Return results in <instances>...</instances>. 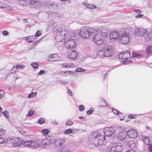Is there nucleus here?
<instances>
[{
    "label": "nucleus",
    "mask_w": 152,
    "mask_h": 152,
    "mask_svg": "<svg viewBox=\"0 0 152 152\" xmlns=\"http://www.w3.org/2000/svg\"><path fill=\"white\" fill-rule=\"evenodd\" d=\"M107 30L105 28H99L97 31L84 27L80 29L79 34L83 39L89 38L96 45H99L104 42L105 38L107 37Z\"/></svg>",
    "instance_id": "nucleus-1"
},
{
    "label": "nucleus",
    "mask_w": 152,
    "mask_h": 152,
    "mask_svg": "<svg viewBox=\"0 0 152 152\" xmlns=\"http://www.w3.org/2000/svg\"><path fill=\"white\" fill-rule=\"evenodd\" d=\"M115 130L112 127L105 128L103 132H94L91 134L89 137L90 142L96 146H100L104 148L106 145L104 144L103 142L105 140V136H110L114 132Z\"/></svg>",
    "instance_id": "nucleus-2"
},
{
    "label": "nucleus",
    "mask_w": 152,
    "mask_h": 152,
    "mask_svg": "<svg viewBox=\"0 0 152 152\" xmlns=\"http://www.w3.org/2000/svg\"><path fill=\"white\" fill-rule=\"evenodd\" d=\"M114 49L111 46H109L102 48L98 53V55L101 58L109 57L113 54Z\"/></svg>",
    "instance_id": "nucleus-3"
},
{
    "label": "nucleus",
    "mask_w": 152,
    "mask_h": 152,
    "mask_svg": "<svg viewBox=\"0 0 152 152\" xmlns=\"http://www.w3.org/2000/svg\"><path fill=\"white\" fill-rule=\"evenodd\" d=\"M100 148V150L101 151H103L106 150L107 152H120L123 149V147L121 144L119 142L113 143L111 145L110 147L106 149V148H104L102 147Z\"/></svg>",
    "instance_id": "nucleus-4"
},
{
    "label": "nucleus",
    "mask_w": 152,
    "mask_h": 152,
    "mask_svg": "<svg viewBox=\"0 0 152 152\" xmlns=\"http://www.w3.org/2000/svg\"><path fill=\"white\" fill-rule=\"evenodd\" d=\"M120 35L119 40L122 44H126L129 42L130 36L127 30L125 28H122L120 31Z\"/></svg>",
    "instance_id": "nucleus-5"
},
{
    "label": "nucleus",
    "mask_w": 152,
    "mask_h": 152,
    "mask_svg": "<svg viewBox=\"0 0 152 152\" xmlns=\"http://www.w3.org/2000/svg\"><path fill=\"white\" fill-rule=\"evenodd\" d=\"M55 32L57 33L55 39L57 42H62L65 40L66 38V32L65 31L59 29Z\"/></svg>",
    "instance_id": "nucleus-6"
},
{
    "label": "nucleus",
    "mask_w": 152,
    "mask_h": 152,
    "mask_svg": "<svg viewBox=\"0 0 152 152\" xmlns=\"http://www.w3.org/2000/svg\"><path fill=\"white\" fill-rule=\"evenodd\" d=\"M64 43L66 48L68 49H72L76 46V43L75 40L70 38L66 39L65 40Z\"/></svg>",
    "instance_id": "nucleus-7"
},
{
    "label": "nucleus",
    "mask_w": 152,
    "mask_h": 152,
    "mask_svg": "<svg viewBox=\"0 0 152 152\" xmlns=\"http://www.w3.org/2000/svg\"><path fill=\"white\" fill-rule=\"evenodd\" d=\"M7 142H11L13 146H19L23 145V140L19 138L16 139L10 138Z\"/></svg>",
    "instance_id": "nucleus-8"
},
{
    "label": "nucleus",
    "mask_w": 152,
    "mask_h": 152,
    "mask_svg": "<svg viewBox=\"0 0 152 152\" xmlns=\"http://www.w3.org/2000/svg\"><path fill=\"white\" fill-rule=\"evenodd\" d=\"M28 4L32 8H39L41 6L40 1L37 0H28Z\"/></svg>",
    "instance_id": "nucleus-9"
},
{
    "label": "nucleus",
    "mask_w": 152,
    "mask_h": 152,
    "mask_svg": "<svg viewBox=\"0 0 152 152\" xmlns=\"http://www.w3.org/2000/svg\"><path fill=\"white\" fill-rule=\"evenodd\" d=\"M78 56V53L75 50L69 51L67 55V56L69 59L73 60H76Z\"/></svg>",
    "instance_id": "nucleus-10"
},
{
    "label": "nucleus",
    "mask_w": 152,
    "mask_h": 152,
    "mask_svg": "<svg viewBox=\"0 0 152 152\" xmlns=\"http://www.w3.org/2000/svg\"><path fill=\"white\" fill-rule=\"evenodd\" d=\"M61 60V57L56 54H53L50 56L47 59L48 61L51 62L60 61Z\"/></svg>",
    "instance_id": "nucleus-11"
},
{
    "label": "nucleus",
    "mask_w": 152,
    "mask_h": 152,
    "mask_svg": "<svg viewBox=\"0 0 152 152\" xmlns=\"http://www.w3.org/2000/svg\"><path fill=\"white\" fill-rule=\"evenodd\" d=\"M134 33L136 36H142L146 34V30L143 28H137L135 29Z\"/></svg>",
    "instance_id": "nucleus-12"
},
{
    "label": "nucleus",
    "mask_w": 152,
    "mask_h": 152,
    "mask_svg": "<svg viewBox=\"0 0 152 152\" xmlns=\"http://www.w3.org/2000/svg\"><path fill=\"white\" fill-rule=\"evenodd\" d=\"M120 35V33L117 31H114L111 32L109 34V37L110 40L115 41L116 40Z\"/></svg>",
    "instance_id": "nucleus-13"
},
{
    "label": "nucleus",
    "mask_w": 152,
    "mask_h": 152,
    "mask_svg": "<svg viewBox=\"0 0 152 152\" xmlns=\"http://www.w3.org/2000/svg\"><path fill=\"white\" fill-rule=\"evenodd\" d=\"M131 56L130 53L128 51H124L119 54L118 57L121 59L126 60Z\"/></svg>",
    "instance_id": "nucleus-14"
},
{
    "label": "nucleus",
    "mask_w": 152,
    "mask_h": 152,
    "mask_svg": "<svg viewBox=\"0 0 152 152\" xmlns=\"http://www.w3.org/2000/svg\"><path fill=\"white\" fill-rule=\"evenodd\" d=\"M127 135L130 138H136L138 135V134L136 130L131 129L127 132Z\"/></svg>",
    "instance_id": "nucleus-15"
},
{
    "label": "nucleus",
    "mask_w": 152,
    "mask_h": 152,
    "mask_svg": "<svg viewBox=\"0 0 152 152\" xmlns=\"http://www.w3.org/2000/svg\"><path fill=\"white\" fill-rule=\"evenodd\" d=\"M127 135V132L124 129H122L118 133V139L120 140H123Z\"/></svg>",
    "instance_id": "nucleus-16"
},
{
    "label": "nucleus",
    "mask_w": 152,
    "mask_h": 152,
    "mask_svg": "<svg viewBox=\"0 0 152 152\" xmlns=\"http://www.w3.org/2000/svg\"><path fill=\"white\" fill-rule=\"evenodd\" d=\"M51 143V140L48 139H44L41 141L42 146L45 148H46L49 147Z\"/></svg>",
    "instance_id": "nucleus-17"
},
{
    "label": "nucleus",
    "mask_w": 152,
    "mask_h": 152,
    "mask_svg": "<svg viewBox=\"0 0 152 152\" xmlns=\"http://www.w3.org/2000/svg\"><path fill=\"white\" fill-rule=\"evenodd\" d=\"M65 140L62 138H58L55 140V145L57 147L61 146L64 144L65 142Z\"/></svg>",
    "instance_id": "nucleus-18"
},
{
    "label": "nucleus",
    "mask_w": 152,
    "mask_h": 152,
    "mask_svg": "<svg viewBox=\"0 0 152 152\" xmlns=\"http://www.w3.org/2000/svg\"><path fill=\"white\" fill-rule=\"evenodd\" d=\"M25 67V66L20 65H17L16 66V67L14 66L10 71L11 72L12 74H14L17 71L18 69H22Z\"/></svg>",
    "instance_id": "nucleus-19"
},
{
    "label": "nucleus",
    "mask_w": 152,
    "mask_h": 152,
    "mask_svg": "<svg viewBox=\"0 0 152 152\" xmlns=\"http://www.w3.org/2000/svg\"><path fill=\"white\" fill-rule=\"evenodd\" d=\"M57 25L56 23H55L54 21L51 20L48 23V28L53 29L57 26Z\"/></svg>",
    "instance_id": "nucleus-20"
},
{
    "label": "nucleus",
    "mask_w": 152,
    "mask_h": 152,
    "mask_svg": "<svg viewBox=\"0 0 152 152\" xmlns=\"http://www.w3.org/2000/svg\"><path fill=\"white\" fill-rule=\"evenodd\" d=\"M40 145V144L37 141L31 140V147L35 148L39 147Z\"/></svg>",
    "instance_id": "nucleus-21"
},
{
    "label": "nucleus",
    "mask_w": 152,
    "mask_h": 152,
    "mask_svg": "<svg viewBox=\"0 0 152 152\" xmlns=\"http://www.w3.org/2000/svg\"><path fill=\"white\" fill-rule=\"evenodd\" d=\"M5 132V130L1 129H0V144H3L5 142L4 139L1 136V134H4Z\"/></svg>",
    "instance_id": "nucleus-22"
},
{
    "label": "nucleus",
    "mask_w": 152,
    "mask_h": 152,
    "mask_svg": "<svg viewBox=\"0 0 152 152\" xmlns=\"http://www.w3.org/2000/svg\"><path fill=\"white\" fill-rule=\"evenodd\" d=\"M82 4L86 6V8L90 9H94L96 8V6L94 5L89 4L87 3L83 2L82 3Z\"/></svg>",
    "instance_id": "nucleus-23"
},
{
    "label": "nucleus",
    "mask_w": 152,
    "mask_h": 152,
    "mask_svg": "<svg viewBox=\"0 0 152 152\" xmlns=\"http://www.w3.org/2000/svg\"><path fill=\"white\" fill-rule=\"evenodd\" d=\"M35 37L34 35L29 36L27 37H26L24 38V39L26 40H28V42L30 43L33 42L35 39Z\"/></svg>",
    "instance_id": "nucleus-24"
},
{
    "label": "nucleus",
    "mask_w": 152,
    "mask_h": 152,
    "mask_svg": "<svg viewBox=\"0 0 152 152\" xmlns=\"http://www.w3.org/2000/svg\"><path fill=\"white\" fill-rule=\"evenodd\" d=\"M17 3L23 6H26L27 4H28V0H18Z\"/></svg>",
    "instance_id": "nucleus-25"
},
{
    "label": "nucleus",
    "mask_w": 152,
    "mask_h": 152,
    "mask_svg": "<svg viewBox=\"0 0 152 152\" xmlns=\"http://www.w3.org/2000/svg\"><path fill=\"white\" fill-rule=\"evenodd\" d=\"M142 139L143 141L146 145H148L150 143V139L148 137L142 136Z\"/></svg>",
    "instance_id": "nucleus-26"
},
{
    "label": "nucleus",
    "mask_w": 152,
    "mask_h": 152,
    "mask_svg": "<svg viewBox=\"0 0 152 152\" xmlns=\"http://www.w3.org/2000/svg\"><path fill=\"white\" fill-rule=\"evenodd\" d=\"M145 38L147 41H152V29L145 37Z\"/></svg>",
    "instance_id": "nucleus-27"
},
{
    "label": "nucleus",
    "mask_w": 152,
    "mask_h": 152,
    "mask_svg": "<svg viewBox=\"0 0 152 152\" xmlns=\"http://www.w3.org/2000/svg\"><path fill=\"white\" fill-rule=\"evenodd\" d=\"M146 51L147 54L148 55L152 54V46H148L146 48Z\"/></svg>",
    "instance_id": "nucleus-28"
},
{
    "label": "nucleus",
    "mask_w": 152,
    "mask_h": 152,
    "mask_svg": "<svg viewBox=\"0 0 152 152\" xmlns=\"http://www.w3.org/2000/svg\"><path fill=\"white\" fill-rule=\"evenodd\" d=\"M31 140L26 141L23 142V145L25 147H31Z\"/></svg>",
    "instance_id": "nucleus-29"
},
{
    "label": "nucleus",
    "mask_w": 152,
    "mask_h": 152,
    "mask_svg": "<svg viewBox=\"0 0 152 152\" xmlns=\"http://www.w3.org/2000/svg\"><path fill=\"white\" fill-rule=\"evenodd\" d=\"M31 66L34 69H37L39 66V64L37 62H33L31 64Z\"/></svg>",
    "instance_id": "nucleus-30"
},
{
    "label": "nucleus",
    "mask_w": 152,
    "mask_h": 152,
    "mask_svg": "<svg viewBox=\"0 0 152 152\" xmlns=\"http://www.w3.org/2000/svg\"><path fill=\"white\" fill-rule=\"evenodd\" d=\"M72 64L67 63H63L62 64V67L63 68H70L72 66Z\"/></svg>",
    "instance_id": "nucleus-31"
},
{
    "label": "nucleus",
    "mask_w": 152,
    "mask_h": 152,
    "mask_svg": "<svg viewBox=\"0 0 152 152\" xmlns=\"http://www.w3.org/2000/svg\"><path fill=\"white\" fill-rule=\"evenodd\" d=\"M86 70L81 68H77L75 70V72H82L86 71Z\"/></svg>",
    "instance_id": "nucleus-32"
},
{
    "label": "nucleus",
    "mask_w": 152,
    "mask_h": 152,
    "mask_svg": "<svg viewBox=\"0 0 152 152\" xmlns=\"http://www.w3.org/2000/svg\"><path fill=\"white\" fill-rule=\"evenodd\" d=\"M72 133V130L71 128H69L66 130L64 132V134H69Z\"/></svg>",
    "instance_id": "nucleus-33"
},
{
    "label": "nucleus",
    "mask_w": 152,
    "mask_h": 152,
    "mask_svg": "<svg viewBox=\"0 0 152 152\" xmlns=\"http://www.w3.org/2000/svg\"><path fill=\"white\" fill-rule=\"evenodd\" d=\"M37 94L36 92H32L28 95V97L29 98H33Z\"/></svg>",
    "instance_id": "nucleus-34"
},
{
    "label": "nucleus",
    "mask_w": 152,
    "mask_h": 152,
    "mask_svg": "<svg viewBox=\"0 0 152 152\" xmlns=\"http://www.w3.org/2000/svg\"><path fill=\"white\" fill-rule=\"evenodd\" d=\"M73 124V122L70 119H68L66 121V126H71Z\"/></svg>",
    "instance_id": "nucleus-35"
},
{
    "label": "nucleus",
    "mask_w": 152,
    "mask_h": 152,
    "mask_svg": "<svg viewBox=\"0 0 152 152\" xmlns=\"http://www.w3.org/2000/svg\"><path fill=\"white\" fill-rule=\"evenodd\" d=\"M129 144H130V145L131 148L132 149H133L135 146V144L133 140L130 141Z\"/></svg>",
    "instance_id": "nucleus-36"
},
{
    "label": "nucleus",
    "mask_w": 152,
    "mask_h": 152,
    "mask_svg": "<svg viewBox=\"0 0 152 152\" xmlns=\"http://www.w3.org/2000/svg\"><path fill=\"white\" fill-rule=\"evenodd\" d=\"M49 130L47 129H44L41 131V133L45 135L48 134L49 132Z\"/></svg>",
    "instance_id": "nucleus-37"
},
{
    "label": "nucleus",
    "mask_w": 152,
    "mask_h": 152,
    "mask_svg": "<svg viewBox=\"0 0 152 152\" xmlns=\"http://www.w3.org/2000/svg\"><path fill=\"white\" fill-rule=\"evenodd\" d=\"M5 95L4 91L2 90H0V98H3Z\"/></svg>",
    "instance_id": "nucleus-38"
},
{
    "label": "nucleus",
    "mask_w": 152,
    "mask_h": 152,
    "mask_svg": "<svg viewBox=\"0 0 152 152\" xmlns=\"http://www.w3.org/2000/svg\"><path fill=\"white\" fill-rule=\"evenodd\" d=\"M113 113L116 115H118V114H122V113L120 112L118 110H116L114 108H113L112 110Z\"/></svg>",
    "instance_id": "nucleus-39"
},
{
    "label": "nucleus",
    "mask_w": 152,
    "mask_h": 152,
    "mask_svg": "<svg viewBox=\"0 0 152 152\" xmlns=\"http://www.w3.org/2000/svg\"><path fill=\"white\" fill-rule=\"evenodd\" d=\"M45 121L44 118H40L38 121V123L40 124H43Z\"/></svg>",
    "instance_id": "nucleus-40"
},
{
    "label": "nucleus",
    "mask_w": 152,
    "mask_h": 152,
    "mask_svg": "<svg viewBox=\"0 0 152 152\" xmlns=\"http://www.w3.org/2000/svg\"><path fill=\"white\" fill-rule=\"evenodd\" d=\"M94 110L93 109V108H91L90 110H88L87 111L86 113L88 115L91 114H92V113H93Z\"/></svg>",
    "instance_id": "nucleus-41"
},
{
    "label": "nucleus",
    "mask_w": 152,
    "mask_h": 152,
    "mask_svg": "<svg viewBox=\"0 0 152 152\" xmlns=\"http://www.w3.org/2000/svg\"><path fill=\"white\" fill-rule=\"evenodd\" d=\"M3 114L7 118H9V113L7 110L4 111L3 113Z\"/></svg>",
    "instance_id": "nucleus-42"
},
{
    "label": "nucleus",
    "mask_w": 152,
    "mask_h": 152,
    "mask_svg": "<svg viewBox=\"0 0 152 152\" xmlns=\"http://www.w3.org/2000/svg\"><path fill=\"white\" fill-rule=\"evenodd\" d=\"M33 110H31L28 111L27 116L29 117H30L33 114Z\"/></svg>",
    "instance_id": "nucleus-43"
},
{
    "label": "nucleus",
    "mask_w": 152,
    "mask_h": 152,
    "mask_svg": "<svg viewBox=\"0 0 152 152\" xmlns=\"http://www.w3.org/2000/svg\"><path fill=\"white\" fill-rule=\"evenodd\" d=\"M42 33L41 32V31L38 30L37 32L35 34V36L36 37H38L42 35Z\"/></svg>",
    "instance_id": "nucleus-44"
},
{
    "label": "nucleus",
    "mask_w": 152,
    "mask_h": 152,
    "mask_svg": "<svg viewBox=\"0 0 152 152\" xmlns=\"http://www.w3.org/2000/svg\"><path fill=\"white\" fill-rule=\"evenodd\" d=\"M78 108L80 111H82L84 110L85 107L83 105H80L78 106Z\"/></svg>",
    "instance_id": "nucleus-45"
},
{
    "label": "nucleus",
    "mask_w": 152,
    "mask_h": 152,
    "mask_svg": "<svg viewBox=\"0 0 152 152\" xmlns=\"http://www.w3.org/2000/svg\"><path fill=\"white\" fill-rule=\"evenodd\" d=\"M140 55L136 53L133 52L132 53V56L134 58H137L139 57Z\"/></svg>",
    "instance_id": "nucleus-46"
},
{
    "label": "nucleus",
    "mask_w": 152,
    "mask_h": 152,
    "mask_svg": "<svg viewBox=\"0 0 152 152\" xmlns=\"http://www.w3.org/2000/svg\"><path fill=\"white\" fill-rule=\"evenodd\" d=\"M70 72H71L69 71H67V72H63V73H62V75L63 76V77H65L66 76V75H67V74H70Z\"/></svg>",
    "instance_id": "nucleus-47"
},
{
    "label": "nucleus",
    "mask_w": 152,
    "mask_h": 152,
    "mask_svg": "<svg viewBox=\"0 0 152 152\" xmlns=\"http://www.w3.org/2000/svg\"><path fill=\"white\" fill-rule=\"evenodd\" d=\"M67 92L68 94L69 95L71 96H72L73 95V94H72V91H71V90H70V89H68Z\"/></svg>",
    "instance_id": "nucleus-48"
},
{
    "label": "nucleus",
    "mask_w": 152,
    "mask_h": 152,
    "mask_svg": "<svg viewBox=\"0 0 152 152\" xmlns=\"http://www.w3.org/2000/svg\"><path fill=\"white\" fill-rule=\"evenodd\" d=\"M3 8L4 9L9 10H11V8L9 6L7 5L6 6L3 7Z\"/></svg>",
    "instance_id": "nucleus-49"
},
{
    "label": "nucleus",
    "mask_w": 152,
    "mask_h": 152,
    "mask_svg": "<svg viewBox=\"0 0 152 152\" xmlns=\"http://www.w3.org/2000/svg\"><path fill=\"white\" fill-rule=\"evenodd\" d=\"M6 1H9V2L13 3L14 2L17 3V1L18 0H4Z\"/></svg>",
    "instance_id": "nucleus-50"
},
{
    "label": "nucleus",
    "mask_w": 152,
    "mask_h": 152,
    "mask_svg": "<svg viewBox=\"0 0 152 152\" xmlns=\"http://www.w3.org/2000/svg\"><path fill=\"white\" fill-rule=\"evenodd\" d=\"M2 34L4 36H7L8 35V32L6 31H2Z\"/></svg>",
    "instance_id": "nucleus-51"
},
{
    "label": "nucleus",
    "mask_w": 152,
    "mask_h": 152,
    "mask_svg": "<svg viewBox=\"0 0 152 152\" xmlns=\"http://www.w3.org/2000/svg\"><path fill=\"white\" fill-rule=\"evenodd\" d=\"M45 72V71L44 70H41L37 74L38 75H42V74H43Z\"/></svg>",
    "instance_id": "nucleus-52"
},
{
    "label": "nucleus",
    "mask_w": 152,
    "mask_h": 152,
    "mask_svg": "<svg viewBox=\"0 0 152 152\" xmlns=\"http://www.w3.org/2000/svg\"><path fill=\"white\" fill-rule=\"evenodd\" d=\"M148 149L150 152H152V144L149 146Z\"/></svg>",
    "instance_id": "nucleus-53"
},
{
    "label": "nucleus",
    "mask_w": 152,
    "mask_h": 152,
    "mask_svg": "<svg viewBox=\"0 0 152 152\" xmlns=\"http://www.w3.org/2000/svg\"><path fill=\"white\" fill-rule=\"evenodd\" d=\"M60 82L63 84L65 85L67 84V82L64 80L60 81Z\"/></svg>",
    "instance_id": "nucleus-54"
},
{
    "label": "nucleus",
    "mask_w": 152,
    "mask_h": 152,
    "mask_svg": "<svg viewBox=\"0 0 152 152\" xmlns=\"http://www.w3.org/2000/svg\"><path fill=\"white\" fill-rule=\"evenodd\" d=\"M52 123L55 125H57L58 124V122H56L55 120H53L52 121Z\"/></svg>",
    "instance_id": "nucleus-55"
},
{
    "label": "nucleus",
    "mask_w": 152,
    "mask_h": 152,
    "mask_svg": "<svg viewBox=\"0 0 152 152\" xmlns=\"http://www.w3.org/2000/svg\"><path fill=\"white\" fill-rule=\"evenodd\" d=\"M143 15L142 14H138L135 17L136 18H141L142 16Z\"/></svg>",
    "instance_id": "nucleus-56"
},
{
    "label": "nucleus",
    "mask_w": 152,
    "mask_h": 152,
    "mask_svg": "<svg viewBox=\"0 0 152 152\" xmlns=\"http://www.w3.org/2000/svg\"><path fill=\"white\" fill-rule=\"evenodd\" d=\"M134 11L137 13H139L141 12V11L139 10H134Z\"/></svg>",
    "instance_id": "nucleus-57"
},
{
    "label": "nucleus",
    "mask_w": 152,
    "mask_h": 152,
    "mask_svg": "<svg viewBox=\"0 0 152 152\" xmlns=\"http://www.w3.org/2000/svg\"><path fill=\"white\" fill-rule=\"evenodd\" d=\"M129 117L130 118H134V116H133V115H129Z\"/></svg>",
    "instance_id": "nucleus-58"
},
{
    "label": "nucleus",
    "mask_w": 152,
    "mask_h": 152,
    "mask_svg": "<svg viewBox=\"0 0 152 152\" xmlns=\"http://www.w3.org/2000/svg\"><path fill=\"white\" fill-rule=\"evenodd\" d=\"M126 152H136L134 150H129L126 151Z\"/></svg>",
    "instance_id": "nucleus-59"
},
{
    "label": "nucleus",
    "mask_w": 152,
    "mask_h": 152,
    "mask_svg": "<svg viewBox=\"0 0 152 152\" xmlns=\"http://www.w3.org/2000/svg\"><path fill=\"white\" fill-rule=\"evenodd\" d=\"M60 152H71V151H69L67 150H63L62 151H61Z\"/></svg>",
    "instance_id": "nucleus-60"
},
{
    "label": "nucleus",
    "mask_w": 152,
    "mask_h": 152,
    "mask_svg": "<svg viewBox=\"0 0 152 152\" xmlns=\"http://www.w3.org/2000/svg\"><path fill=\"white\" fill-rule=\"evenodd\" d=\"M41 41V39H39L35 43L37 44L39 43V42Z\"/></svg>",
    "instance_id": "nucleus-61"
},
{
    "label": "nucleus",
    "mask_w": 152,
    "mask_h": 152,
    "mask_svg": "<svg viewBox=\"0 0 152 152\" xmlns=\"http://www.w3.org/2000/svg\"><path fill=\"white\" fill-rule=\"evenodd\" d=\"M103 102H104L105 103V104H104L105 105V106H109V105L108 104H107L106 103V102H105V101H103Z\"/></svg>",
    "instance_id": "nucleus-62"
},
{
    "label": "nucleus",
    "mask_w": 152,
    "mask_h": 152,
    "mask_svg": "<svg viewBox=\"0 0 152 152\" xmlns=\"http://www.w3.org/2000/svg\"><path fill=\"white\" fill-rule=\"evenodd\" d=\"M79 119H81V118H84L83 117H79Z\"/></svg>",
    "instance_id": "nucleus-63"
},
{
    "label": "nucleus",
    "mask_w": 152,
    "mask_h": 152,
    "mask_svg": "<svg viewBox=\"0 0 152 152\" xmlns=\"http://www.w3.org/2000/svg\"><path fill=\"white\" fill-rule=\"evenodd\" d=\"M123 120H124V118H121L120 119V120L121 121H123Z\"/></svg>",
    "instance_id": "nucleus-64"
}]
</instances>
